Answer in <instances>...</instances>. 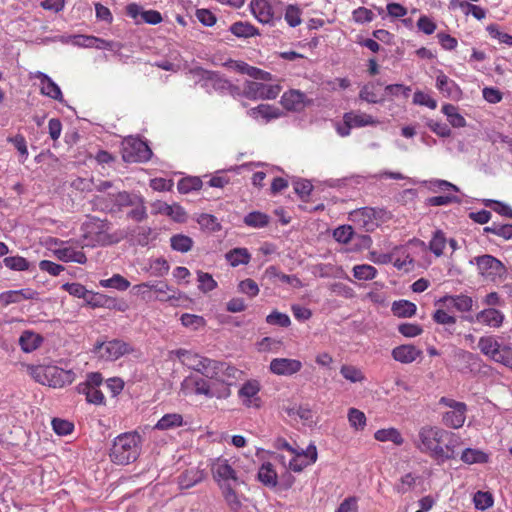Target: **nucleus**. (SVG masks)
Returning <instances> with one entry per match:
<instances>
[{
  "label": "nucleus",
  "mask_w": 512,
  "mask_h": 512,
  "mask_svg": "<svg viewBox=\"0 0 512 512\" xmlns=\"http://www.w3.org/2000/svg\"><path fill=\"white\" fill-rule=\"evenodd\" d=\"M382 210L371 207H363L349 213V220L358 228L366 232L374 231L382 219Z\"/></svg>",
  "instance_id": "8"
},
{
  "label": "nucleus",
  "mask_w": 512,
  "mask_h": 512,
  "mask_svg": "<svg viewBox=\"0 0 512 512\" xmlns=\"http://www.w3.org/2000/svg\"><path fill=\"white\" fill-rule=\"evenodd\" d=\"M111 227L107 220L89 217L81 225L80 244L82 248L107 246L116 242L109 233Z\"/></svg>",
  "instance_id": "3"
},
{
  "label": "nucleus",
  "mask_w": 512,
  "mask_h": 512,
  "mask_svg": "<svg viewBox=\"0 0 512 512\" xmlns=\"http://www.w3.org/2000/svg\"><path fill=\"white\" fill-rule=\"evenodd\" d=\"M130 207H132V209L127 214L130 219L141 222L147 218L145 201L142 196L139 195Z\"/></svg>",
  "instance_id": "50"
},
{
  "label": "nucleus",
  "mask_w": 512,
  "mask_h": 512,
  "mask_svg": "<svg viewBox=\"0 0 512 512\" xmlns=\"http://www.w3.org/2000/svg\"><path fill=\"white\" fill-rule=\"evenodd\" d=\"M38 293L31 288H24L20 290H9L0 293V303L3 306H8L10 304L20 303L23 300H33L36 299Z\"/></svg>",
  "instance_id": "28"
},
{
  "label": "nucleus",
  "mask_w": 512,
  "mask_h": 512,
  "mask_svg": "<svg viewBox=\"0 0 512 512\" xmlns=\"http://www.w3.org/2000/svg\"><path fill=\"white\" fill-rule=\"evenodd\" d=\"M291 455L288 468L293 472H301L307 466L314 464L318 456L317 448L312 443L306 449H295Z\"/></svg>",
  "instance_id": "13"
},
{
  "label": "nucleus",
  "mask_w": 512,
  "mask_h": 512,
  "mask_svg": "<svg viewBox=\"0 0 512 512\" xmlns=\"http://www.w3.org/2000/svg\"><path fill=\"white\" fill-rule=\"evenodd\" d=\"M482 203L484 206L491 208L499 215L512 218V208L508 204L493 199H483Z\"/></svg>",
  "instance_id": "60"
},
{
  "label": "nucleus",
  "mask_w": 512,
  "mask_h": 512,
  "mask_svg": "<svg viewBox=\"0 0 512 512\" xmlns=\"http://www.w3.org/2000/svg\"><path fill=\"white\" fill-rule=\"evenodd\" d=\"M391 310L395 316L407 318L412 317L416 313L417 307L408 300H399L392 304Z\"/></svg>",
  "instance_id": "45"
},
{
  "label": "nucleus",
  "mask_w": 512,
  "mask_h": 512,
  "mask_svg": "<svg viewBox=\"0 0 512 512\" xmlns=\"http://www.w3.org/2000/svg\"><path fill=\"white\" fill-rule=\"evenodd\" d=\"M42 342V336L32 331H24L19 338V345L21 349L26 353H30L36 350L38 347H40Z\"/></svg>",
  "instance_id": "37"
},
{
  "label": "nucleus",
  "mask_w": 512,
  "mask_h": 512,
  "mask_svg": "<svg viewBox=\"0 0 512 512\" xmlns=\"http://www.w3.org/2000/svg\"><path fill=\"white\" fill-rule=\"evenodd\" d=\"M225 259L232 267L246 265L251 260V254L247 248H234L225 254Z\"/></svg>",
  "instance_id": "39"
},
{
  "label": "nucleus",
  "mask_w": 512,
  "mask_h": 512,
  "mask_svg": "<svg viewBox=\"0 0 512 512\" xmlns=\"http://www.w3.org/2000/svg\"><path fill=\"white\" fill-rule=\"evenodd\" d=\"M303 367L300 360L291 358H274L271 360L269 370L278 376H292Z\"/></svg>",
  "instance_id": "17"
},
{
  "label": "nucleus",
  "mask_w": 512,
  "mask_h": 512,
  "mask_svg": "<svg viewBox=\"0 0 512 512\" xmlns=\"http://www.w3.org/2000/svg\"><path fill=\"white\" fill-rule=\"evenodd\" d=\"M203 472L197 468L185 470L178 477V484L181 489H189L203 480Z\"/></svg>",
  "instance_id": "36"
},
{
  "label": "nucleus",
  "mask_w": 512,
  "mask_h": 512,
  "mask_svg": "<svg viewBox=\"0 0 512 512\" xmlns=\"http://www.w3.org/2000/svg\"><path fill=\"white\" fill-rule=\"evenodd\" d=\"M220 488L227 505L234 511L238 510L241 507V501L231 485L220 484Z\"/></svg>",
  "instance_id": "54"
},
{
  "label": "nucleus",
  "mask_w": 512,
  "mask_h": 512,
  "mask_svg": "<svg viewBox=\"0 0 512 512\" xmlns=\"http://www.w3.org/2000/svg\"><path fill=\"white\" fill-rule=\"evenodd\" d=\"M376 275L377 270L371 265L361 264L353 267V276L358 280H372Z\"/></svg>",
  "instance_id": "61"
},
{
  "label": "nucleus",
  "mask_w": 512,
  "mask_h": 512,
  "mask_svg": "<svg viewBox=\"0 0 512 512\" xmlns=\"http://www.w3.org/2000/svg\"><path fill=\"white\" fill-rule=\"evenodd\" d=\"M184 423L183 417L178 413H169L162 416L155 425L157 430H169L182 426Z\"/></svg>",
  "instance_id": "41"
},
{
  "label": "nucleus",
  "mask_w": 512,
  "mask_h": 512,
  "mask_svg": "<svg viewBox=\"0 0 512 512\" xmlns=\"http://www.w3.org/2000/svg\"><path fill=\"white\" fill-rule=\"evenodd\" d=\"M202 184V180L199 177H186L178 182L177 188L180 193L187 194L192 191L200 190Z\"/></svg>",
  "instance_id": "55"
},
{
  "label": "nucleus",
  "mask_w": 512,
  "mask_h": 512,
  "mask_svg": "<svg viewBox=\"0 0 512 512\" xmlns=\"http://www.w3.org/2000/svg\"><path fill=\"white\" fill-rule=\"evenodd\" d=\"M28 370L36 382L53 388H62L75 380L72 370H64L55 365H35Z\"/></svg>",
  "instance_id": "4"
},
{
  "label": "nucleus",
  "mask_w": 512,
  "mask_h": 512,
  "mask_svg": "<svg viewBox=\"0 0 512 512\" xmlns=\"http://www.w3.org/2000/svg\"><path fill=\"white\" fill-rule=\"evenodd\" d=\"M343 119L352 125L354 128H362L366 126H376L381 123L377 118L372 115L361 112V111H350L343 115Z\"/></svg>",
  "instance_id": "30"
},
{
  "label": "nucleus",
  "mask_w": 512,
  "mask_h": 512,
  "mask_svg": "<svg viewBox=\"0 0 512 512\" xmlns=\"http://www.w3.org/2000/svg\"><path fill=\"white\" fill-rule=\"evenodd\" d=\"M250 9L254 17L262 24L273 25L276 19L273 7L269 0H252Z\"/></svg>",
  "instance_id": "20"
},
{
  "label": "nucleus",
  "mask_w": 512,
  "mask_h": 512,
  "mask_svg": "<svg viewBox=\"0 0 512 512\" xmlns=\"http://www.w3.org/2000/svg\"><path fill=\"white\" fill-rule=\"evenodd\" d=\"M438 306L439 308L436 309L432 315L433 321L439 325L453 327L457 322V318L454 315L448 313L450 309H446L442 305Z\"/></svg>",
  "instance_id": "47"
},
{
  "label": "nucleus",
  "mask_w": 512,
  "mask_h": 512,
  "mask_svg": "<svg viewBox=\"0 0 512 512\" xmlns=\"http://www.w3.org/2000/svg\"><path fill=\"white\" fill-rule=\"evenodd\" d=\"M341 375L351 383L363 382L365 376L363 372L353 365H342L340 368Z\"/></svg>",
  "instance_id": "57"
},
{
  "label": "nucleus",
  "mask_w": 512,
  "mask_h": 512,
  "mask_svg": "<svg viewBox=\"0 0 512 512\" xmlns=\"http://www.w3.org/2000/svg\"><path fill=\"white\" fill-rule=\"evenodd\" d=\"M155 214H162L170 217L176 222H184L186 220V212L179 204H167L163 201H156L152 204Z\"/></svg>",
  "instance_id": "27"
},
{
  "label": "nucleus",
  "mask_w": 512,
  "mask_h": 512,
  "mask_svg": "<svg viewBox=\"0 0 512 512\" xmlns=\"http://www.w3.org/2000/svg\"><path fill=\"white\" fill-rule=\"evenodd\" d=\"M264 277L274 281L279 280L283 283H287L293 288H301L303 286L301 280L295 275H287L279 271L275 266H269L264 272Z\"/></svg>",
  "instance_id": "34"
},
{
  "label": "nucleus",
  "mask_w": 512,
  "mask_h": 512,
  "mask_svg": "<svg viewBox=\"0 0 512 512\" xmlns=\"http://www.w3.org/2000/svg\"><path fill=\"white\" fill-rule=\"evenodd\" d=\"M243 221L249 227H252V228H263V227L268 225V223H269V216L264 214V213H262V212L254 211V212L248 213L244 217Z\"/></svg>",
  "instance_id": "52"
},
{
  "label": "nucleus",
  "mask_w": 512,
  "mask_h": 512,
  "mask_svg": "<svg viewBox=\"0 0 512 512\" xmlns=\"http://www.w3.org/2000/svg\"><path fill=\"white\" fill-rule=\"evenodd\" d=\"M446 244L447 239L444 232L441 230H436L429 242V249L436 257H440L443 255Z\"/></svg>",
  "instance_id": "46"
},
{
  "label": "nucleus",
  "mask_w": 512,
  "mask_h": 512,
  "mask_svg": "<svg viewBox=\"0 0 512 512\" xmlns=\"http://www.w3.org/2000/svg\"><path fill=\"white\" fill-rule=\"evenodd\" d=\"M175 354L188 368L203 374L207 378L209 375H213L211 371L213 368L212 366L215 365V360L209 359L185 349H179L175 352Z\"/></svg>",
  "instance_id": "11"
},
{
  "label": "nucleus",
  "mask_w": 512,
  "mask_h": 512,
  "mask_svg": "<svg viewBox=\"0 0 512 512\" xmlns=\"http://www.w3.org/2000/svg\"><path fill=\"white\" fill-rule=\"evenodd\" d=\"M151 155L148 145L138 138L128 137L122 143V158L125 162H145Z\"/></svg>",
  "instance_id": "9"
},
{
  "label": "nucleus",
  "mask_w": 512,
  "mask_h": 512,
  "mask_svg": "<svg viewBox=\"0 0 512 512\" xmlns=\"http://www.w3.org/2000/svg\"><path fill=\"white\" fill-rule=\"evenodd\" d=\"M438 405L445 409L441 413V422L445 427L460 429L464 426L468 412L466 403L451 397L442 396L438 401Z\"/></svg>",
  "instance_id": "5"
},
{
  "label": "nucleus",
  "mask_w": 512,
  "mask_h": 512,
  "mask_svg": "<svg viewBox=\"0 0 512 512\" xmlns=\"http://www.w3.org/2000/svg\"><path fill=\"white\" fill-rule=\"evenodd\" d=\"M150 289L156 293V299L159 301H169L176 298V291L167 283L162 281L157 282H146L133 286V290Z\"/></svg>",
  "instance_id": "23"
},
{
  "label": "nucleus",
  "mask_w": 512,
  "mask_h": 512,
  "mask_svg": "<svg viewBox=\"0 0 512 512\" xmlns=\"http://www.w3.org/2000/svg\"><path fill=\"white\" fill-rule=\"evenodd\" d=\"M230 32L239 38H249L259 34L258 29L248 22H235L230 26Z\"/></svg>",
  "instance_id": "43"
},
{
  "label": "nucleus",
  "mask_w": 512,
  "mask_h": 512,
  "mask_svg": "<svg viewBox=\"0 0 512 512\" xmlns=\"http://www.w3.org/2000/svg\"><path fill=\"white\" fill-rule=\"evenodd\" d=\"M281 92L279 84H264L255 81H247L244 84L243 94L245 97L257 99H275Z\"/></svg>",
  "instance_id": "12"
},
{
  "label": "nucleus",
  "mask_w": 512,
  "mask_h": 512,
  "mask_svg": "<svg viewBox=\"0 0 512 512\" xmlns=\"http://www.w3.org/2000/svg\"><path fill=\"white\" fill-rule=\"evenodd\" d=\"M133 351L134 349L129 343L120 339L97 342L93 349L95 355L104 361H116Z\"/></svg>",
  "instance_id": "7"
},
{
  "label": "nucleus",
  "mask_w": 512,
  "mask_h": 512,
  "mask_svg": "<svg viewBox=\"0 0 512 512\" xmlns=\"http://www.w3.org/2000/svg\"><path fill=\"white\" fill-rule=\"evenodd\" d=\"M442 113L447 117L448 122L454 128H462L466 126L465 118L458 112L456 106L452 104H444Z\"/></svg>",
  "instance_id": "42"
},
{
  "label": "nucleus",
  "mask_w": 512,
  "mask_h": 512,
  "mask_svg": "<svg viewBox=\"0 0 512 512\" xmlns=\"http://www.w3.org/2000/svg\"><path fill=\"white\" fill-rule=\"evenodd\" d=\"M99 285L104 288L125 291L130 287V282L122 275L114 274L111 278L100 280Z\"/></svg>",
  "instance_id": "48"
},
{
  "label": "nucleus",
  "mask_w": 512,
  "mask_h": 512,
  "mask_svg": "<svg viewBox=\"0 0 512 512\" xmlns=\"http://www.w3.org/2000/svg\"><path fill=\"white\" fill-rule=\"evenodd\" d=\"M392 255V263L397 269L404 271H410L413 269L414 260L410 255L406 245L396 246L392 250Z\"/></svg>",
  "instance_id": "31"
},
{
  "label": "nucleus",
  "mask_w": 512,
  "mask_h": 512,
  "mask_svg": "<svg viewBox=\"0 0 512 512\" xmlns=\"http://www.w3.org/2000/svg\"><path fill=\"white\" fill-rule=\"evenodd\" d=\"M436 88L443 94V96L452 100H459L462 96V91L459 85L442 71L436 77Z\"/></svg>",
  "instance_id": "26"
},
{
  "label": "nucleus",
  "mask_w": 512,
  "mask_h": 512,
  "mask_svg": "<svg viewBox=\"0 0 512 512\" xmlns=\"http://www.w3.org/2000/svg\"><path fill=\"white\" fill-rule=\"evenodd\" d=\"M212 367L211 373H213V375H209L208 378L230 385H232L233 381L237 379L238 374L240 373V371L234 366L217 360H215V365Z\"/></svg>",
  "instance_id": "24"
},
{
  "label": "nucleus",
  "mask_w": 512,
  "mask_h": 512,
  "mask_svg": "<svg viewBox=\"0 0 512 512\" xmlns=\"http://www.w3.org/2000/svg\"><path fill=\"white\" fill-rule=\"evenodd\" d=\"M470 263L477 265L480 275L491 280L502 278L506 274V268L503 263L489 254L474 257L470 260Z\"/></svg>",
  "instance_id": "10"
},
{
  "label": "nucleus",
  "mask_w": 512,
  "mask_h": 512,
  "mask_svg": "<svg viewBox=\"0 0 512 512\" xmlns=\"http://www.w3.org/2000/svg\"><path fill=\"white\" fill-rule=\"evenodd\" d=\"M139 195L136 193H128L126 191L118 192L112 195L114 205L120 210L123 207H130Z\"/></svg>",
  "instance_id": "62"
},
{
  "label": "nucleus",
  "mask_w": 512,
  "mask_h": 512,
  "mask_svg": "<svg viewBox=\"0 0 512 512\" xmlns=\"http://www.w3.org/2000/svg\"><path fill=\"white\" fill-rule=\"evenodd\" d=\"M194 245V241L191 237L185 234H175L170 238V246L174 251L180 253L189 252Z\"/></svg>",
  "instance_id": "44"
},
{
  "label": "nucleus",
  "mask_w": 512,
  "mask_h": 512,
  "mask_svg": "<svg viewBox=\"0 0 512 512\" xmlns=\"http://www.w3.org/2000/svg\"><path fill=\"white\" fill-rule=\"evenodd\" d=\"M374 438L379 442H392L397 446H401L404 443L402 434L394 427L377 430L374 433Z\"/></svg>",
  "instance_id": "38"
},
{
  "label": "nucleus",
  "mask_w": 512,
  "mask_h": 512,
  "mask_svg": "<svg viewBox=\"0 0 512 512\" xmlns=\"http://www.w3.org/2000/svg\"><path fill=\"white\" fill-rule=\"evenodd\" d=\"M212 473L218 484H230L238 482L236 471L230 466L228 460L218 458L212 465Z\"/></svg>",
  "instance_id": "21"
},
{
  "label": "nucleus",
  "mask_w": 512,
  "mask_h": 512,
  "mask_svg": "<svg viewBox=\"0 0 512 512\" xmlns=\"http://www.w3.org/2000/svg\"><path fill=\"white\" fill-rule=\"evenodd\" d=\"M77 390L79 393L86 396L89 403L101 405L104 403L105 397L103 393L96 387H88L87 385H78Z\"/></svg>",
  "instance_id": "49"
},
{
  "label": "nucleus",
  "mask_w": 512,
  "mask_h": 512,
  "mask_svg": "<svg viewBox=\"0 0 512 512\" xmlns=\"http://www.w3.org/2000/svg\"><path fill=\"white\" fill-rule=\"evenodd\" d=\"M461 444L460 437L444 428L426 424L420 427L415 447L422 453L429 455L438 464L454 459L456 448Z\"/></svg>",
  "instance_id": "1"
},
{
  "label": "nucleus",
  "mask_w": 512,
  "mask_h": 512,
  "mask_svg": "<svg viewBox=\"0 0 512 512\" xmlns=\"http://www.w3.org/2000/svg\"><path fill=\"white\" fill-rule=\"evenodd\" d=\"M127 15L133 18L136 23H139L138 18L150 25H156L162 22L163 18L160 12L156 10H143V8L136 4L131 3L126 7Z\"/></svg>",
  "instance_id": "22"
},
{
  "label": "nucleus",
  "mask_w": 512,
  "mask_h": 512,
  "mask_svg": "<svg viewBox=\"0 0 512 512\" xmlns=\"http://www.w3.org/2000/svg\"><path fill=\"white\" fill-rule=\"evenodd\" d=\"M70 241H61L60 246L54 250V255L63 262H75L85 264L87 262L86 255L78 249L69 245Z\"/></svg>",
  "instance_id": "25"
},
{
  "label": "nucleus",
  "mask_w": 512,
  "mask_h": 512,
  "mask_svg": "<svg viewBox=\"0 0 512 512\" xmlns=\"http://www.w3.org/2000/svg\"><path fill=\"white\" fill-rule=\"evenodd\" d=\"M188 76L189 79L203 88L207 93H224L231 88L230 82L219 73L205 70L201 67L190 69Z\"/></svg>",
  "instance_id": "6"
},
{
  "label": "nucleus",
  "mask_w": 512,
  "mask_h": 512,
  "mask_svg": "<svg viewBox=\"0 0 512 512\" xmlns=\"http://www.w3.org/2000/svg\"><path fill=\"white\" fill-rule=\"evenodd\" d=\"M460 459L465 464H483L489 460L488 454L480 449L466 448L461 453Z\"/></svg>",
  "instance_id": "40"
},
{
  "label": "nucleus",
  "mask_w": 512,
  "mask_h": 512,
  "mask_svg": "<svg viewBox=\"0 0 512 512\" xmlns=\"http://www.w3.org/2000/svg\"><path fill=\"white\" fill-rule=\"evenodd\" d=\"M347 417L350 426L356 431H362L365 428L367 419L365 414L359 409L350 408Z\"/></svg>",
  "instance_id": "53"
},
{
  "label": "nucleus",
  "mask_w": 512,
  "mask_h": 512,
  "mask_svg": "<svg viewBox=\"0 0 512 512\" xmlns=\"http://www.w3.org/2000/svg\"><path fill=\"white\" fill-rule=\"evenodd\" d=\"M503 346L504 345L498 341V338L493 335L482 336L478 341V348L480 349L481 353L491 360L495 358Z\"/></svg>",
  "instance_id": "32"
},
{
  "label": "nucleus",
  "mask_w": 512,
  "mask_h": 512,
  "mask_svg": "<svg viewBox=\"0 0 512 512\" xmlns=\"http://www.w3.org/2000/svg\"><path fill=\"white\" fill-rule=\"evenodd\" d=\"M181 324L187 328L198 330L206 325V321L202 316L184 313L180 318Z\"/></svg>",
  "instance_id": "63"
},
{
  "label": "nucleus",
  "mask_w": 512,
  "mask_h": 512,
  "mask_svg": "<svg viewBox=\"0 0 512 512\" xmlns=\"http://www.w3.org/2000/svg\"><path fill=\"white\" fill-rule=\"evenodd\" d=\"M280 102L285 109L300 112L304 110L305 107L311 105L313 100L309 99L306 94L300 90L291 89L283 93Z\"/></svg>",
  "instance_id": "16"
},
{
  "label": "nucleus",
  "mask_w": 512,
  "mask_h": 512,
  "mask_svg": "<svg viewBox=\"0 0 512 512\" xmlns=\"http://www.w3.org/2000/svg\"><path fill=\"white\" fill-rule=\"evenodd\" d=\"M142 437L137 432L118 435L110 448V460L117 465H127L137 460L141 452Z\"/></svg>",
  "instance_id": "2"
},
{
  "label": "nucleus",
  "mask_w": 512,
  "mask_h": 512,
  "mask_svg": "<svg viewBox=\"0 0 512 512\" xmlns=\"http://www.w3.org/2000/svg\"><path fill=\"white\" fill-rule=\"evenodd\" d=\"M230 384L215 381L210 384L208 398L226 399L231 395Z\"/></svg>",
  "instance_id": "58"
},
{
  "label": "nucleus",
  "mask_w": 512,
  "mask_h": 512,
  "mask_svg": "<svg viewBox=\"0 0 512 512\" xmlns=\"http://www.w3.org/2000/svg\"><path fill=\"white\" fill-rule=\"evenodd\" d=\"M302 10L297 5L290 4L286 7L284 19L290 27H297L301 24Z\"/></svg>",
  "instance_id": "59"
},
{
  "label": "nucleus",
  "mask_w": 512,
  "mask_h": 512,
  "mask_svg": "<svg viewBox=\"0 0 512 512\" xmlns=\"http://www.w3.org/2000/svg\"><path fill=\"white\" fill-rule=\"evenodd\" d=\"M391 354L395 361L403 364H409L421 356L422 351L416 348L414 345L404 344L395 347Z\"/></svg>",
  "instance_id": "29"
},
{
  "label": "nucleus",
  "mask_w": 512,
  "mask_h": 512,
  "mask_svg": "<svg viewBox=\"0 0 512 512\" xmlns=\"http://www.w3.org/2000/svg\"><path fill=\"white\" fill-rule=\"evenodd\" d=\"M198 288L204 292H210L217 287V282L213 279L212 275L206 272L199 271L197 273Z\"/></svg>",
  "instance_id": "64"
},
{
  "label": "nucleus",
  "mask_w": 512,
  "mask_h": 512,
  "mask_svg": "<svg viewBox=\"0 0 512 512\" xmlns=\"http://www.w3.org/2000/svg\"><path fill=\"white\" fill-rule=\"evenodd\" d=\"M467 321L472 322L475 320L476 322L498 329L500 328L505 320V315L502 311L496 309V308H486L481 310L475 315V318H465Z\"/></svg>",
  "instance_id": "18"
},
{
  "label": "nucleus",
  "mask_w": 512,
  "mask_h": 512,
  "mask_svg": "<svg viewBox=\"0 0 512 512\" xmlns=\"http://www.w3.org/2000/svg\"><path fill=\"white\" fill-rule=\"evenodd\" d=\"M258 479L268 486H275L277 484V473L271 463L262 464L258 472Z\"/></svg>",
  "instance_id": "51"
},
{
  "label": "nucleus",
  "mask_w": 512,
  "mask_h": 512,
  "mask_svg": "<svg viewBox=\"0 0 512 512\" xmlns=\"http://www.w3.org/2000/svg\"><path fill=\"white\" fill-rule=\"evenodd\" d=\"M31 78H37L40 80V92L42 95L60 103L64 102L60 87L47 74L36 71L31 74Z\"/></svg>",
  "instance_id": "19"
},
{
  "label": "nucleus",
  "mask_w": 512,
  "mask_h": 512,
  "mask_svg": "<svg viewBox=\"0 0 512 512\" xmlns=\"http://www.w3.org/2000/svg\"><path fill=\"white\" fill-rule=\"evenodd\" d=\"M475 301L472 297L466 294H458V295H445L439 298L435 305H442L446 309H455L461 313H468L473 310Z\"/></svg>",
  "instance_id": "15"
},
{
  "label": "nucleus",
  "mask_w": 512,
  "mask_h": 512,
  "mask_svg": "<svg viewBox=\"0 0 512 512\" xmlns=\"http://www.w3.org/2000/svg\"><path fill=\"white\" fill-rule=\"evenodd\" d=\"M248 114L254 119L263 118L266 122L277 119L282 115L279 108L268 104H260L257 107L251 108Z\"/></svg>",
  "instance_id": "35"
},
{
  "label": "nucleus",
  "mask_w": 512,
  "mask_h": 512,
  "mask_svg": "<svg viewBox=\"0 0 512 512\" xmlns=\"http://www.w3.org/2000/svg\"><path fill=\"white\" fill-rule=\"evenodd\" d=\"M7 141L9 143H12L14 145V147L16 148V150L18 151L19 156H20L19 162L24 163L28 159V156H29L27 142H26L25 137L21 134H17L13 137H8Z\"/></svg>",
  "instance_id": "56"
},
{
  "label": "nucleus",
  "mask_w": 512,
  "mask_h": 512,
  "mask_svg": "<svg viewBox=\"0 0 512 512\" xmlns=\"http://www.w3.org/2000/svg\"><path fill=\"white\" fill-rule=\"evenodd\" d=\"M260 390V382L255 379H251L242 384L238 391V397L245 407L258 409L262 405V401L259 396Z\"/></svg>",
  "instance_id": "14"
},
{
  "label": "nucleus",
  "mask_w": 512,
  "mask_h": 512,
  "mask_svg": "<svg viewBox=\"0 0 512 512\" xmlns=\"http://www.w3.org/2000/svg\"><path fill=\"white\" fill-rule=\"evenodd\" d=\"M209 387L210 383H208L203 378H193L188 377L182 383V389L186 394L193 393L196 395H204L208 398L209 396Z\"/></svg>",
  "instance_id": "33"
}]
</instances>
